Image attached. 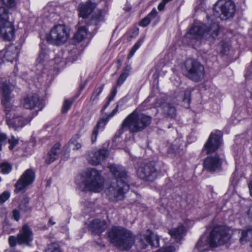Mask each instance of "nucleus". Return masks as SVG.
I'll use <instances>...</instances> for the list:
<instances>
[{
    "instance_id": "obj_1",
    "label": "nucleus",
    "mask_w": 252,
    "mask_h": 252,
    "mask_svg": "<svg viewBox=\"0 0 252 252\" xmlns=\"http://www.w3.org/2000/svg\"><path fill=\"white\" fill-rule=\"evenodd\" d=\"M109 169L115 179L105 189V193L112 201L122 200L129 189V177L124 167L121 165L112 164L109 166Z\"/></svg>"
},
{
    "instance_id": "obj_2",
    "label": "nucleus",
    "mask_w": 252,
    "mask_h": 252,
    "mask_svg": "<svg viewBox=\"0 0 252 252\" xmlns=\"http://www.w3.org/2000/svg\"><path fill=\"white\" fill-rule=\"evenodd\" d=\"M151 121V116L144 114H138L135 110L123 121L119 132L121 134L127 130L131 133L140 132L148 127Z\"/></svg>"
},
{
    "instance_id": "obj_3",
    "label": "nucleus",
    "mask_w": 252,
    "mask_h": 252,
    "mask_svg": "<svg viewBox=\"0 0 252 252\" xmlns=\"http://www.w3.org/2000/svg\"><path fill=\"white\" fill-rule=\"evenodd\" d=\"M220 27L217 22L211 21L210 23L192 26L186 34L190 39L214 40L218 35Z\"/></svg>"
},
{
    "instance_id": "obj_4",
    "label": "nucleus",
    "mask_w": 252,
    "mask_h": 252,
    "mask_svg": "<svg viewBox=\"0 0 252 252\" xmlns=\"http://www.w3.org/2000/svg\"><path fill=\"white\" fill-rule=\"evenodd\" d=\"M110 241L122 250L131 248L134 243V237L131 232L124 227L114 226L108 232Z\"/></svg>"
},
{
    "instance_id": "obj_5",
    "label": "nucleus",
    "mask_w": 252,
    "mask_h": 252,
    "mask_svg": "<svg viewBox=\"0 0 252 252\" xmlns=\"http://www.w3.org/2000/svg\"><path fill=\"white\" fill-rule=\"evenodd\" d=\"M82 182L86 190L98 192L103 188L104 182L98 171L94 168L88 169L85 175L82 176Z\"/></svg>"
},
{
    "instance_id": "obj_6",
    "label": "nucleus",
    "mask_w": 252,
    "mask_h": 252,
    "mask_svg": "<svg viewBox=\"0 0 252 252\" xmlns=\"http://www.w3.org/2000/svg\"><path fill=\"white\" fill-rule=\"evenodd\" d=\"M8 11L4 6L0 7V38L4 41L12 40L15 35V28L8 20Z\"/></svg>"
},
{
    "instance_id": "obj_7",
    "label": "nucleus",
    "mask_w": 252,
    "mask_h": 252,
    "mask_svg": "<svg viewBox=\"0 0 252 252\" xmlns=\"http://www.w3.org/2000/svg\"><path fill=\"white\" fill-rule=\"evenodd\" d=\"M183 70L188 78L195 82L200 81L204 75L203 65L193 59H188L185 62Z\"/></svg>"
},
{
    "instance_id": "obj_8",
    "label": "nucleus",
    "mask_w": 252,
    "mask_h": 252,
    "mask_svg": "<svg viewBox=\"0 0 252 252\" xmlns=\"http://www.w3.org/2000/svg\"><path fill=\"white\" fill-rule=\"evenodd\" d=\"M69 37V32L64 25L59 24L54 26L46 35L47 42L55 45H60L65 43Z\"/></svg>"
},
{
    "instance_id": "obj_9",
    "label": "nucleus",
    "mask_w": 252,
    "mask_h": 252,
    "mask_svg": "<svg viewBox=\"0 0 252 252\" xmlns=\"http://www.w3.org/2000/svg\"><path fill=\"white\" fill-rule=\"evenodd\" d=\"M235 5L231 0H219L214 5L213 15L221 20L233 17Z\"/></svg>"
},
{
    "instance_id": "obj_10",
    "label": "nucleus",
    "mask_w": 252,
    "mask_h": 252,
    "mask_svg": "<svg viewBox=\"0 0 252 252\" xmlns=\"http://www.w3.org/2000/svg\"><path fill=\"white\" fill-rule=\"evenodd\" d=\"M208 236L215 248L227 243L231 235L228 227L224 225H217L213 228Z\"/></svg>"
},
{
    "instance_id": "obj_11",
    "label": "nucleus",
    "mask_w": 252,
    "mask_h": 252,
    "mask_svg": "<svg viewBox=\"0 0 252 252\" xmlns=\"http://www.w3.org/2000/svg\"><path fill=\"white\" fill-rule=\"evenodd\" d=\"M33 240V233L27 224L23 226L17 236H10L8 243L11 247H14L17 244L30 246V242Z\"/></svg>"
},
{
    "instance_id": "obj_12",
    "label": "nucleus",
    "mask_w": 252,
    "mask_h": 252,
    "mask_svg": "<svg viewBox=\"0 0 252 252\" xmlns=\"http://www.w3.org/2000/svg\"><path fill=\"white\" fill-rule=\"evenodd\" d=\"M155 107L158 108L163 117L169 119H174L177 112L175 104L168 97L158 98L155 103Z\"/></svg>"
},
{
    "instance_id": "obj_13",
    "label": "nucleus",
    "mask_w": 252,
    "mask_h": 252,
    "mask_svg": "<svg viewBox=\"0 0 252 252\" xmlns=\"http://www.w3.org/2000/svg\"><path fill=\"white\" fill-rule=\"evenodd\" d=\"M158 171L155 168V163L143 162L137 169L138 177L143 180L153 181L158 175Z\"/></svg>"
},
{
    "instance_id": "obj_14",
    "label": "nucleus",
    "mask_w": 252,
    "mask_h": 252,
    "mask_svg": "<svg viewBox=\"0 0 252 252\" xmlns=\"http://www.w3.org/2000/svg\"><path fill=\"white\" fill-rule=\"evenodd\" d=\"M138 237V240L136 243V246L140 250L145 249L149 245L156 248L159 246L158 236L149 230H147L144 234Z\"/></svg>"
},
{
    "instance_id": "obj_15",
    "label": "nucleus",
    "mask_w": 252,
    "mask_h": 252,
    "mask_svg": "<svg viewBox=\"0 0 252 252\" xmlns=\"http://www.w3.org/2000/svg\"><path fill=\"white\" fill-rule=\"evenodd\" d=\"M220 131L211 133L204 146L207 154L215 152L220 147L222 143Z\"/></svg>"
},
{
    "instance_id": "obj_16",
    "label": "nucleus",
    "mask_w": 252,
    "mask_h": 252,
    "mask_svg": "<svg viewBox=\"0 0 252 252\" xmlns=\"http://www.w3.org/2000/svg\"><path fill=\"white\" fill-rule=\"evenodd\" d=\"M35 178V172L32 169L26 170L15 184V191H20L24 189L32 184Z\"/></svg>"
},
{
    "instance_id": "obj_17",
    "label": "nucleus",
    "mask_w": 252,
    "mask_h": 252,
    "mask_svg": "<svg viewBox=\"0 0 252 252\" xmlns=\"http://www.w3.org/2000/svg\"><path fill=\"white\" fill-rule=\"evenodd\" d=\"M10 94L9 86L6 83L3 82L0 86V99L7 112H10L13 107Z\"/></svg>"
},
{
    "instance_id": "obj_18",
    "label": "nucleus",
    "mask_w": 252,
    "mask_h": 252,
    "mask_svg": "<svg viewBox=\"0 0 252 252\" xmlns=\"http://www.w3.org/2000/svg\"><path fill=\"white\" fill-rule=\"evenodd\" d=\"M19 53L18 48L14 45H11L0 51V64L4 61L12 62L16 59Z\"/></svg>"
},
{
    "instance_id": "obj_19",
    "label": "nucleus",
    "mask_w": 252,
    "mask_h": 252,
    "mask_svg": "<svg viewBox=\"0 0 252 252\" xmlns=\"http://www.w3.org/2000/svg\"><path fill=\"white\" fill-rule=\"evenodd\" d=\"M108 155V151L106 149L93 151L88 158V161L92 165H98L107 157Z\"/></svg>"
},
{
    "instance_id": "obj_20",
    "label": "nucleus",
    "mask_w": 252,
    "mask_h": 252,
    "mask_svg": "<svg viewBox=\"0 0 252 252\" xmlns=\"http://www.w3.org/2000/svg\"><path fill=\"white\" fill-rule=\"evenodd\" d=\"M41 50L36 61L37 69L42 71L44 66L47 64L49 59V50L45 45H40Z\"/></svg>"
},
{
    "instance_id": "obj_21",
    "label": "nucleus",
    "mask_w": 252,
    "mask_h": 252,
    "mask_svg": "<svg viewBox=\"0 0 252 252\" xmlns=\"http://www.w3.org/2000/svg\"><path fill=\"white\" fill-rule=\"evenodd\" d=\"M221 161L218 155L208 156L204 160L203 165L205 169L210 172H214L221 165Z\"/></svg>"
},
{
    "instance_id": "obj_22",
    "label": "nucleus",
    "mask_w": 252,
    "mask_h": 252,
    "mask_svg": "<svg viewBox=\"0 0 252 252\" xmlns=\"http://www.w3.org/2000/svg\"><path fill=\"white\" fill-rule=\"evenodd\" d=\"M6 119L8 126L15 130L23 127L31 121V119L24 118L22 116H15L12 119H10L8 116V113H6Z\"/></svg>"
},
{
    "instance_id": "obj_23",
    "label": "nucleus",
    "mask_w": 252,
    "mask_h": 252,
    "mask_svg": "<svg viewBox=\"0 0 252 252\" xmlns=\"http://www.w3.org/2000/svg\"><path fill=\"white\" fill-rule=\"evenodd\" d=\"M23 106L27 109H32L35 107L41 110L42 106H40L39 96L36 94L30 95L25 97L22 102Z\"/></svg>"
},
{
    "instance_id": "obj_24",
    "label": "nucleus",
    "mask_w": 252,
    "mask_h": 252,
    "mask_svg": "<svg viewBox=\"0 0 252 252\" xmlns=\"http://www.w3.org/2000/svg\"><path fill=\"white\" fill-rule=\"evenodd\" d=\"M215 248L209 236H201L196 244L195 250L198 252H205L208 251L210 248Z\"/></svg>"
},
{
    "instance_id": "obj_25",
    "label": "nucleus",
    "mask_w": 252,
    "mask_h": 252,
    "mask_svg": "<svg viewBox=\"0 0 252 252\" xmlns=\"http://www.w3.org/2000/svg\"><path fill=\"white\" fill-rule=\"evenodd\" d=\"M107 227V224L104 220L98 219L93 220L89 225V229L94 234H100Z\"/></svg>"
},
{
    "instance_id": "obj_26",
    "label": "nucleus",
    "mask_w": 252,
    "mask_h": 252,
    "mask_svg": "<svg viewBox=\"0 0 252 252\" xmlns=\"http://www.w3.org/2000/svg\"><path fill=\"white\" fill-rule=\"evenodd\" d=\"M95 7V4L90 2H86L79 4L78 7L79 16L84 19L87 18Z\"/></svg>"
},
{
    "instance_id": "obj_27",
    "label": "nucleus",
    "mask_w": 252,
    "mask_h": 252,
    "mask_svg": "<svg viewBox=\"0 0 252 252\" xmlns=\"http://www.w3.org/2000/svg\"><path fill=\"white\" fill-rule=\"evenodd\" d=\"M60 144L56 143L51 149L47 156L45 162L47 164H50L59 157L60 153Z\"/></svg>"
},
{
    "instance_id": "obj_28",
    "label": "nucleus",
    "mask_w": 252,
    "mask_h": 252,
    "mask_svg": "<svg viewBox=\"0 0 252 252\" xmlns=\"http://www.w3.org/2000/svg\"><path fill=\"white\" fill-rule=\"evenodd\" d=\"M168 152L175 156H181L183 154V143L180 139H176L170 146Z\"/></svg>"
},
{
    "instance_id": "obj_29",
    "label": "nucleus",
    "mask_w": 252,
    "mask_h": 252,
    "mask_svg": "<svg viewBox=\"0 0 252 252\" xmlns=\"http://www.w3.org/2000/svg\"><path fill=\"white\" fill-rule=\"evenodd\" d=\"M185 233V228L183 225H180L177 228L169 230V233L171 237L174 238L177 242L180 241Z\"/></svg>"
},
{
    "instance_id": "obj_30",
    "label": "nucleus",
    "mask_w": 252,
    "mask_h": 252,
    "mask_svg": "<svg viewBox=\"0 0 252 252\" xmlns=\"http://www.w3.org/2000/svg\"><path fill=\"white\" fill-rule=\"evenodd\" d=\"M241 236L239 241L241 244H244L248 241H252V228H247L240 230Z\"/></svg>"
},
{
    "instance_id": "obj_31",
    "label": "nucleus",
    "mask_w": 252,
    "mask_h": 252,
    "mask_svg": "<svg viewBox=\"0 0 252 252\" xmlns=\"http://www.w3.org/2000/svg\"><path fill=\"white\" fill-rule=\"evenodd\" d=\"M103 21L104 18L102 13V11L99 10L93 15L91 19L89 22L88 26H97L99 23L103 22Z\"/></svg>"
},
{
    "instance_id": "obj_32",
    "label": "nucleus",
    "mask_w": 252,
    "mask_h": 252,
    "mask_svg": "<svg viewBox=\"0 0 252 252\" xmlns=\"http://www.w3.org/2000/svg\"><path fill=\"white\" fill-rule=\"evenodd\" d=\"M131 69V67L129 65H127L124 68L123 72L117 80V85L118 86H121L124 82L129 75V73Z\"/></svg>"
},
{
    "instance_id": "obj_33",
    "label": "nucleus",
    "mask_w": 252,
    "mask_h": 252,
    "mask_svg": "<svg viewBox=\"0 0 252 252\" xmlns=\"http://www.w3.org/2000/svg\"><path fill=\"white\" fill-rule=\"evenodd\" d=\"M29 199L24 198L18 205V209L21 211L27 213L30 212L32 210V207L29 205Z\"/></svg>"
},
{
    "instance_id": "obj_34",
    "label": "nucleus",
    "mask_w": 252,
    "mask_h": 252,
    "mask_svg": "<svg viewBox=\"0 0 252 252\" xmlns=\"http://www.w3.org/2000/svg\"><path fill=\"white\" fill-rule=\"evenodd\" d=\"M157 12L156 10H153L146 17H145L140 23V26L145 27L149 24L152 19H154L157 15Z\"/></svg>"
},
{
    "instance_id": "obj_35",
    "label": "nucleus",
    "mask_w": 252,
    "mask_h": 252,
    "mask_svg": "<svg viewBox=\"0 0 252 252\" xmlns=\"http://www.w3.org/2000/svg\"><path fill=\"white\" fill-rule=\"evenodd\" d=\"M87 34V30L84 26L80 27L74 35V38L78 41L83 40Z\"/></svg>"
},
{
    "instance_id": "obj_36",
    "label": "nucleus",
    "mask_w": 252,
    "mask_h": 252,
    "mask_svg": "<svg viewBox=\"0 0 252 252\" xmlns=\"http://www.w3.org/2000/svg\"><path fill=\"white\" fill-rule=\"evenodd\" d=\"M45 252H63L60 245L57 243L49 244L44 250Z\"/></svg>"
},
{
    "instance_id": "obj_37",
    "label": "nucleus",
    "mask_w": 252,
    "mask_h": 252,
    "mask_svg": "<svg viewBox=\"0 0 252 252\" xmlns=\"http://www.w3.org/2000/svg\"><path fill=\"white\" fill-rule=\"evenodd\" d=\"M11 170L12 165L7 162H3L0 164V172L3 174H8Z\"/></svg>"
},
{
    "instance_id": "obj_38",
    "label": "nucleus",
    "mask_w": 252,
    "mask_h": 252,
    "mask_svg": "<svg viewBox=\"0 0 252 252\" xmlns=\"http://www.w3.org/2000/svg\"><path fill=\"white\" fill-rule=\"evenodd\" d=\"M103 86L104 85H101L97 88H96L93 94H92L91 98H90V101L91 102H93L95 100L98 99V96L100 94V93L102 92L103 89Z\"/></svg>"
},
{
    "instance_id": "obj_39",
    "label": "nucleus",
    "mask_w": 252,
    "mask_h": 252,
    "mask_svg": "<svg viewBox=\"0 0 252 252\" xmlns=\"http://www.w3.org/2000/svg\"><path fill=\"white\" fill-rule=\"evenodd\" d=\"M143 40V38H140L134 45L128 56V59H130L133 56L136 51L141 46Z\"/></svg>"
},
{
    "instance_id": "obj_40",
    "label": "nucleus",
    "mask_w": 252,
    "mask_h": 252,
    "mask_svg": "<svg viewBox=\"0 0 252 252\" xmlns=\"http://www.w3.org/2000/svg\"><path fill=\"white\" fill-rule=\"evenodd\" d=\"M100 122L97 123L96 126L94 128L91 136L92 142L94 143L96 140L97 136L98 133V129L99 128Z\"/></svg>"
},
{
    "instance_id": "obj_41",
    "label": "nucleus",
    "mask_w": 252,
    "mask_h": 252,
    "mask_svg": "<svg viewBox=\"0 0 252 252\" xmlns=\"http://www.w3.org/2000/svg\"><path fill=\"white\" fill-rule=\"evenodd\" d=\"M72 103V101L65 100L62 109V113H65L69 109Z\"/></svg>"
},
{
    "instance_id": "obj_42",
    "label": "nucleus",
    "mask_w": 252,
    "mask_h": 252,
    "mask_svg": "<svg viewBox=\"0 0 252 252\" xmlns=\"http://www.w3.org/2000/svg\"><path fill=\"white\" fill-rule=\"evenodd\" d=\"M8 143L10 144V146L9 147V149L12 150L18 143V140L14 136H12L11 138L8 140Z\"/></svg>"
},
{
    "instance_id": "obj_43",
    "label": "nucleus",
    "mask_w": 252,
    "mask_h": 252,
    "mask_svg": "<svg viewBox=\"0 0 252 252\" xmlns=\"http://www.w3.org/2000/svg\"><path fill=\"white\" fill-rule=\"evenodd\" d=\"M12 218L18 221L20 219V213L19 209H15L12 211Z\"/></svg>"
},
{
    "instance_id": "obj_44",
    "label": "nucleus",
    "mask_w": 252,
    "mask_h": 252,
    "mask_svg": "<svg viewBox=\"0 0 252 252\" xmlns=\"http://www.w3.org/2000/svg\"><path fill=\"white\" fill-rule=\"evenodd\" d=\"M10 194L7 191H4L0 195V203H4L9 197Z\"/></svg>"
},
{
    "instance_id": "obj_45",
    "label": "nucleus",
    "mask_w": 252,
    "mask_h": 252,
    "mask_svg": "<svg viewBox=\"0 0 252 252\" xmlns=\"http://www.w3.org/2000/svg\"><path fill=\"white\" fill-rule=\"evenodd\" d=\"M175 249L173 246H169L160 249L157 252H175Z\"/></svg>"
},
{
    "instance_id": "obj_46",
    "label": "nucleus",
    "mask_w": 252,
    "mask_h": 252,
    "mask_svg": "<svg viewBox=\"0 0 252 252\" xmlns=\"http://www.w3.org/2000/svg\"><path fill=\"white\" fill-rule=\"evenodd\" d=\"M2 3L6 6L13 7L15 5L14 0H1Z\"/></svg>"
},
{
    "instance_id": "obj_47",
    "label": "nucleus",
    "mask_w": 252,
    "mask_h": 252,
    "mask_svg": "<svg viewBox=\"0 0 252 252\" xmlns=\"http://www.w3.org/2000/svg\"><path fill=\"white\" fill-rule=\"evenodd\" d=\"M190 91L189 90L186 91L185 93L183 101L184 102H187L188 104H189L190 100Z\"/></svg>"
},
{
    "instance_id": "obj_48",
    "label": "nucleus",
    "mask_w": 252,
    "mask_h": 252,
    "mask_svg": "<svg viewBox=\"0 0 252 252\" xmlns=\"http://www.w3.org/2000/svg\"><path fill=\"white\" fill-rule=\"evenodd\" d=\"M118 105H117L116 107L112 111L110 114H109L106 119V122H108L111 118L114 116L118 111Z\"/></svg>"
},
{
    "instance_id": "obj_49",
    "label": "nucleus",
    "mask_w": 252,
    "mask_h": 252,
    "mask_svg": "<svg viewBox=\"0 0 252 252\" xmlns=\"http://www.w3.org/2000/svg\"><path fill=\"white\" fill-rule=\"evenodd\" d=\"M71 143L73 144L74 147L73 148V150H79L81 148V144L78 142H73V140L71 139Z\"/></svg>"
},
{
    "instance_id": "obj_50",
    "label": "nucleus",
    "mask_w": 252,
    "mask_h": 252,
    "mask_svg": "<svg viewBox=\"0 0 252 252\" xmlns=\"http://www.w3.org/2000/svg\"><path fill=\"white\" fill-rule=\"evenodd\" d=\"M167 3L165 0H162V1L159 3L158 6V9L159 10L161 11L163 10L164 8L165 4Z\"/></svg>"
},
{
    "instance_id": "obj_51",
    "label": "nucleus",
    "mask_w": 252,
    "mask_h": 252,
    "mask_svg": "<svg viewBox=\"0 0 252 252\" xmlns=\"http://www.w3.org/2000/svg\"><path fill=\"white\" fill-rule=\"evenodd\" d=\"M6 138L7 136L5 134L0 132V143L5 141Z\"/></svg>"
},
{
    "instance_id": "obj_52",
    "label": "nucleus",
    "mask_w": 252,
    "mask_h": 252,
    "mask_svg": "<svg viewBox=\"0 0 252 252\" xmlns=\"http://www.w3.org/2000/svg\"><path fill=\"white\" fill-rule=\"evenodd\" d=\"M117 93V88L116 87H114L113 90L111 91L110 94L115 96Z\"/></svg>"
},
{
    "instance_id": "obj_53",
    "label": "nucleus",
    "mask_w": 252,
    "mask_h": 252,
    "mask_svg": "<svg viewBox=\"0 0 252 252\" xmlns=\"http://www.w3.org/2000/svg\"><path fill=\"white\" fill-rule=\"evenodd\" d=\"M249 188L250 190V194L252 196V181L249 183Z\"/></svg>"
},
{
    "instance_id": "obj_54",
    "label": "nucleus",
    "mask_w": 252,
    "mask_h": 252,
    "mask_svg": "<svg viewBox=\"0 0 252 252\" xmlns=\"http://www.w3.org/2000/svg\"><path fill=\"white\" fill-rule=\"evenodd\" d=\"M62 59L59 57H56L55 58V62L57 63H59L62 61Z\"/></svg>"
},
{
    "instance_id": "obj_55",
    "label": "nucleus",
    "mask_w": 252,
    "mask_h": 252,
    "mask_svg": "<svg viewBox=\"0 0 252 252\" xmlns=\"http://www.w3.org/2000/svg\"><path fill=\"white\" fill-rule=\"evenodd\" d=\"M248 215L250 217L252 218V207H251L248 212Z\"/></svg>"
},
{
    "instance_id": "obj_56",
    "label": "nucleus",
    "mask_w": 252,
    "mask_h": 252,
    "mask_svg": "<svg viewBox=\"0 0 252 252\" xmlns=\"http://www.w3.org/2000/svg\"><path fill=\"white\" fill-rule=\"evenodd\" d=\"M115 96L110 94V95L108 97V102L110 103V102L113 99Z\"/></svg>"
},
{
    "instance_id": "obj_57",
    "label": "nucleus",
    "mask_w": 252,
    "mask_h": 252,
    "mask_svg": "<svg viewBox=\"0 0 252 252\" xmlns=\"http://www.w3.org/2000/svg\"><path fill=\"white\" fill-rule=\"evenodd\" d=\"M49 223L51 224V225H54L56 222L54 221H53L52 219L50 218L49 220Z\"/></svg>"
},
{
    "instance_id": "obj_58",
    "label": "nucleus",
    "mask_w": 252,
    "mask_h": 252,
    "mask_svg": "<svg viewBox=\"0 0 252 252\" xmlns=\"http://www.w3.org/2000/svg\"><path fill=\"white\" fill-rule=\"evenodd\" d=\"M110 103L107 101V103L104 105L103 109H105L106 108V107L109 105Z\"/></svg>"
},
{
    "instance_id": "obj_59",
    "label": "nucleus",
    "mask_w": 252,
    "mask_h": 252,
    "mask_svg": "<svg viewBox=\"0 0 252 252\" xmlns=\"http://www.w3.org/2000/svg\"><path fill=\"white\" fill-rule=\"evenodd\" d=\"M118 63L119 64V67H120L121 66V64H122V61L121 60H118Z\"/></svg>"
},
{
    "instance_id": "obj_60",
    "label": "nucleus",
    "mask_w": 252,
    "mask_h": 252,
    "mask_svg": "<svg viewBox=\"0 0 252 252\" xmlns=\"http://www.w3.org/2000/svg\"><path fill=\"white\" fill-rule=\"evenodd\" d=\"M2 150V145L1 144H0V151H1Z\"/></svg>"
},
{
    "instance_id": "obj_61",
    "label": "nucleus",
    "mask_w": 252,
    "mask_h": 252,
    "mask_svg": "<svg viewBox=\"0 0 252 252\" xmlns=\"http://www.w3.org/2000/svg\"><path fill=\"white\" fill-rule=\"evenodd\" d=\"M250 246L252 248V241L251 242Z\"/></svg>"
},
{
    "instance_id": "obj_62",
    "label": "nucleus",
    "mask_w": 252,
    "mask_h": 252,
    "mask_svg": "<svg viewBox=\"0 0 252 252\" xmlns=\"http://www.w3.org/2000/svg\"><path fill=\"white\" fill-rule=\"evenodd\" d=\"M251 98L252 99V93H251Z\"/></svg>"
},
{
    "instance_id": "obj_63",
    "label": "nucleus",
    "mask_w": 252,
    "mask_h": 252,
    "mask_svg": "<svg viewBox=\"0 0 252 252\" xmlns=\"http://www.w3.org/2000/svg\"><path fill=\"white\" fill-rule=\"evenodd\" d=\"M136 34H138V30H137V31H136Z\"/></svg>"
},
{
    "instance_id": "obj_64",
    "label": "nucleus",
    "mask_w": 252,
    "mask_h": 252,
    "mask_svg": "<svg viewBox=\"0 0 252 252\" xmlns=\"http://www.w3.org/2000/svg\"><path fill=\"white\" fill-rule=\"evenodd\" d=\"M1 181V178H0V182Z\"/></svg>"
}]
</instances>
